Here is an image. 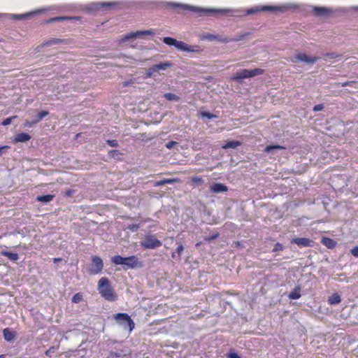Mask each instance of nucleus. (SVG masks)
Listing matches in <instances>:
<instances>
[{"instance_id":"nucleus-34","label":"nucleus","mask_w":358,"mask_h":358,"mask_svg":"<svg viewBox=\"0 0 358 358\" xmlns=\"http://www.w3.org/2000/svg\"><path fill=\"white\" fill-rule=\"evenodd\" d=\"M220 236L219 233H215V234H213L212 235H210L208 236H206L204 238V240L207 242H210L212 241L213 240H215L217 238H218Z\"/></svg>"},{"instance_id":"nucleus-33","label":"nucleus","mask_w":358,"mask_h":358,"mask_svg":"<svg viewBox=\"0 0 358 358\" xmlns=\"http://www.w3.org/2000/svg\"><path fill=\"white\" fill-rule=\"evenodd\" d=\"M16 117H17L16 115H13L12 117H7L3 120V122H1V124L3 126L8 125L11 123L12 120L15 119Z\"/></svg>"},{"instance_id":"nucleus-1","label":"nucleus","mask_w":358,"mask_h":358,"mask_svg":"<svg viewBox=\"0 0 358 358\" xmlns=\"http://www.w3.org/2000/svg\"><path fill=\"white\" fill-rule=\"evenodd\" d=\"M98 290L101 296L108 301H115L117 299V294L106 277H102L99 279Z\"/></svg>"},{"instance_id":"nucleus-13","label":"nucleus","mask_w":358,"mask_h":358,"mask_svg":"<svg viewBox=\"0 0 358 358\" xmlns=\"http://www.w3.org/2000/svg\"><path fill=\"white\" fill-rule=\"evenodd\" d=\"M31 136L27 134V133H19L16 134L13 139V143H18V142H27L31 139Z\"/></svg>"},{"instance_id":"nucleus-18","label":"nucleus","mask_w":358,"mask_h":358,"mask_svg":"<svg viewBox=\"0 0 358 358\" xmlns=\"http://www.w3.org/2000/svg\"><path fill=\"white\" fill-rule=\"evenodd\" d=\"M314 13L317 16H323L329 14L331 10L324 7H314L313 8Z\"/></svg>"},{"instance_id":"nucleus-59","label":"nucleus","mask_w":358,"mask_h":358,"mask_svg":"<svg viewBox=\"0 0 358 358\" xmlns=\"http://www.w3.org/2000/svg\"><path fill=\"white\" fill-rule=\"evenodd\" d=\"M0 358H5V355H0Z\"/></svg>"},{"instance_id":"nucleus-2","label":"nucleus","mask_w":358,"mask_h":358,"mask_svg":"<svg viewBox=\"0 0 358 358\" xmlns=\"http://www.w3.org/2000/svg\"><path fill=\"white\" fill-rule=\"evenodd\" d=\"M264 73V70L259 68L254 69H242L235 73L231 77V80L238 81V83H243L245 78L254 77L255 76L262 75Z\"/></svg>"},{"instance_id":"nucleus-5","label":"nucleus","mask_w":358,"mask_h":358,"mask_svg":"<svg viewBox=\"0 0 358 358\" xmlns=\"http://www.w3.org/2000/svg\"><path fill=\"white\" fill-rule=\"evenodd\" d=\"M162 245L161 241L153 234H147L144 240L141 241V245L144 249H155Z\"/></svg>"},{"instance_id":"nucleus-27","label":"nucleus","mask_w":358,"mask_h":358,"mask_svg":"<svg viewBox=\"0 0 358 358\" xmlns=\"http://www.w3.org/2000/svg\"><path fill=\"white\" fill-rule=\"evenodd\" d=\"M63 41H64V40L60 39V38H52V39H50L48 41L43 42L42 45L44 46V45H53V44H58V43H62Z\"/></svg>"},{"instance_id":"nucleus-36","label":"nucleus","mask_w":358,"mask_h":358,"mask_svg":"<svg viewBox=\"0 0 358 358\" xmlns=\"http://www.w3.org/2000/svg\"><path fill=\"white\" fill-rule=\"evenodd\" d=\"M190 180L193 183L195 184H201L203 182V178L200 176L192 177Z\"/></svg>"},{"instance_id":"nucleus-17","label":"nucleus","mask_w":358,"mask_h":358,"mask_svg":"<svg viewBox=\"0 0 358 358\" xmlns=\"http://www.w3.org/2000/svg\"><path fill=\"white\" fill-rule=\"evenodd\" d=\"M321 243L329 249H333L336 246V241L329 237H323Z\"/></svg>"},{"instance_id":"nucleus-26","label":"nucleus","mask_w":358,"mask_h":358,"mask_svg":"<svg viewBox=\"0 0 358 358\" xmlns=\"http://www.w3.org/2000/svg\"><path fill=\"white\" fill-rule=\"evenodd\" d=\"M124 259L125 257H123L120 255H115L112 257V262L115 264V265H123L124 264Z\"/></svg>"},{"instance_id":"nucleus-53","label":"nucleus","mask_w":358,"mask_h":358,"mask_svg":"<svg viewBox=\"0 0 358 358\" xmlns=\"http://www.w3.org/2000/svg\"><path fill=\"white\" fill-rule=\"evenodd\" d=\"M229 358H241L236 353H231L229 355Z\"/></svg>"},{"instance_id":"nucleus-19","label":"nucleus","mask_w":358,"mask_h":358,"mask_svg":"<svg viewBox=\"0 0 358 358\" xmlns=\"http://www.w3.org/2000/svg\"><path fill=\"white\" fill-rule=\"evenodd\" d=\"M3 338L7 341H11L15 336V332L10 330L8 328H6L3 331Z\"/></svg>"},{"instance_id":"nucleus-10","label":"nucleus","mask_w":358,"mask_h":358,"mask_svg":"<svg viewBox=\"0 0 358 358\" xmlns=\"http://www.w3.org/2000/svg\"><path fill=\"white\" fill-rule=\"evenodd\" d=\"M154 33L151 30H145V31H137L136 32H130L121 38V41H126L129 39H133L135 38H141L145 35H153Z\"/></svg>"},{"instance_id":"nucleus-46","label":"nucleus","mask_w":358,"mask_h":358,"mask_svg":"<svg viewBox=\"0 0 358 358\" xmlns=\"http://www.w3.org/2000/svg\"><path fill=\"white\" fill-rule=\"evenodd\" d=\"M120 152L117 150H110L108 155L110 157H115V156L118 155Z\"/></svg>"},{"instance_id":"nucleus-57","label":"nucleus","mask_w":358,"mask_h":358,"mask_svg":"<svg viewBox=\"0 0 358 358\" xmlns=\"http://www.w3.org/2000/svg\"><path fill=\"white\" fill-rule=\"evenodd\" d=\"M26 15H17V19H22Z\"/></svg>"},{"instance_id":"nucleus-4","label":"nucleus","mask_w":358,"mask_h":358,"mask_svg":"<svg viewBox=\"0 0 358 358\" xmlns=\"http://www.w3.org/2000/svg\"><path fill=\"white\" fill-rule=\"evenodd\" d=\"M103 268L102 259L96 255L92 256L91 262L88 266V273L91 275H95L101 273Z\"/></svg>"},{"instance_id":"nucleus-20","label":"nucleus","mask_w":358,"mask_h":358,"mask_svg":"<svg viewBox=\"0 0 358 358\" xmlns=\"http://www.w3.org/2000/svg\"><path fill=\"white\" fill-rule=\"evenodd\" d=\"M55 194H46L37 196L36 200L39 202L48 203L53 200Z\"/></svg>"},{"instance_id":"nucleus-15","label":"nucleus","mask_w":358,"mask_h":358,"mask_svg":"<svg viewBox=\"0 0 358 358\" xmlns=\"http://www.w3.org/2000/svg\"><path fill=\"white\" fill-rule=\"evenodd\" d=\"M175 47L181 50H184L186 52H194L195 51L194 47L193 46H189L187 44L182 41H177V43H176Z\"/></svg>"},{"instance_id":"nucleus-16","label":"nucleus","mask_w":358,"mask_h":358,"mask_svg":"<svg viewBox=\"0 0 358 358\" xmlns=\"http://www.w3.org/2000/svg\"><path fill=\"white\" fill-rule=\"evenodd\" d=\"M180 182V179L178 178H166V179L156 181L155 182L154 186L159 187V186L164 185L165 184H172L173 182Z\"/></svg>"},{"instance_id":"nucleus-48","label":"nucleus","mask_w":358,"mask_h":358,"mask_svg":"<svg viewBox=\"0 0 358 358\" xmlns=\"http://www.w3.org/2000/svg\"><path fill=\"white\" fill-rule=\"evenodd\" d=\"M355 83L356 82L354 81V80H352V81H347V82L341 83V86L342 87L352 86V85L355 84Z\"/></svg>"},{"instance_id":"nucleus-51","label":"nucleus","mask_w":358,"mask_h":358,"mask_svg":"<svg viewBox=\"0 0 358 358\" xmlns=\"http://www.w3.org/2000/svg\"><path fill=\"white\" fill-rule=\"evenodd\" d=\"M36 121H32V122H29V121H27L24 122V127H31V125H33L34 124H36Z\"/></svg>"},{"instance_id":"nucleus-14","label":"nucleus","mask_w":358,"mask_h":358,"mask_svg":"<svg viewBox=\"0 0 358 358\" xmlns=\"http://www.w3.org/2000/svg\"><path fill=\"white\" fill-rule=\"evenodd\" d=\"M228 190V187L224 184L215 182L210 186V191L215 193L224 192Z\"/></svg>"},{"instance_id":"nucleus-21","label":"nucleus","mask_w":358,"mask_h":358,"mask_svg":"<svg viewBox=\"0 0 358 358\" xmlns=\"http://www.w3.org/2000/svg\"><path fill=\"white\" fill-rule=\"evenodd\" d=\"M341 301V296L338 293H334L328 299V303L330 305L338 304Z\"/></svg>"},{"instance_id":"nucleus-41","label":"nucleus","mask_w":358,"mask_h":358,"mask_svg":"<svg viewBox=\"0 0 358 358\" xmlns=\"http://www.w3.org/2000/svg\"><path fill=\"white\" fill-rule=\"evenodd\" d=\"M112 6L111 3H99L96 5L97 8H106Z\"/></svg>"},{"instance_id":"nucleus-6","label":"nucleus","mask_w":358,"mask_h":358,"mask_svg":"<svg viewBox=\"0 0 358 358\" xmlns=\"http://www.w3.org/2000/svg\"><path fill=\"white\" fill-rule=\"evenodd\" d=\"M114 319L121 325L124 323H127L131 332L135 327V324L131 317L124 313H120L114 315Z\"/></svg>"},{"instance_id":"nucleus-47","label":"nucleus","mask_w":358,"mask_h":358,"mask_svg":"<svg viewBox=\"0 0 358 358\" xmlns=\"http://www.w3.org/2000/svg\"><path fill=\"white\" fill-rule=\"evenodd\" d=\"M75 191L72 189H68L64 192V196H71L74 194Z\"/></svg>"},{"instance_id":"nucleus-22","label":"nucleus","mask_w":358,"mask_h":358,"mask_svg":"<svg viewBox=\"0 0 358 358\" xmlns=\"http://www.w3.org/2000/svg\"><path fill=\"white\" fill-rule=\"evenodd\" d=\"M1 255L8 257L10 260L13 262H16L19 259L18 255L12 252L3 250L1 252Z\"/></svg>"},{"instance_id":"nucleus-31","label":"nucleus","mask_w":358,"mask_h":358,"mask_svg":"<svg viewBox=\"0 0 358 358\" xmlns=\"http://www.w3.org/2000/svg\"><path fill=\"white\" fill-rule=\"evenodd\" d=\"M48 112L46 110H42L39 112L36 116V119L35 120L36 122H38L40 120H41L43 117L47 116L48 115Z\"/></svg>"},{"instance_id":"nucleus-50","label":"nucleus","mask_w":358,"mask_h":358,"mask_svg":"<svg viewBox=\"0 0 358 358\" xmlns=\"http://www.w3.org/2000/svg\"><path fill=\"white\" fill-rule=\"evenodd\" d=\"M9 148L10 147L8 145L0 146V156L3 154L4 150H6Z\"/></svg>"},{"instance_id":"nucleus-37","label":"nucleus","mask_w":358,"mask_h":358,"mask_svg":"<svg viewBox=\"0 0 358 358\" xmlns=\"http://www.w3.org/2000/svg\"><path fill=\"white\" fill-rule=\"evenodd\" d=\"M201 115L203 117H206L208 119H213L217 117L216 115L209 112H202Z\"/></svg>"},{"instance_id":"nucleus-29","label":"nucleus","mask_w":358,"mask_h":358,"mask_svg":"<svg viewBox=\"0 0 358 358\" xmlns=\"http://www.w3.org/2000/svg\"><path fill=\"white\" fill-rule=\"evenodd\" d=\"M83 299V294L80 292H78V293L75 294L73 296L71 301L74 303H78L82 301Z\"/></svg>"},{"instance_id":"nucleus-45","label":"nucleus","mask_w":358,"mask_h":358,"mask_svg":"<svg viewBox=\"0 0 358 358\" xmlns=\"http://www.w3.org/2000/svg\"><path fill=\"white\" fill-rule=\"evenodd\" d=\"M350 253L355 257H358V246H355L351 249Z\"/></svg>"},{"instance_id":"nucleus-56","label":"nucleus","mask_w":358,"mask_h":358,"mask_svg":"<svg viewBox=\"0 0 358 358\" xmlns=\"http://www.w3.org/2000/svg\"><path fill=\"white\" fill-rule=\"evenodd\" d=\"M176 252H173L172 254H171V257L173 259H178V255H176Z\"/></svg>"},{"instance_id":"nucleus-30","label":"nucleus","mask_w":358,"mask_h":358,"mask_svg":"<svg viewBox=\"0 0 358 358\" xmlns=\"http://www.w3.org/2000/svg\"><path fill=\"white\" fill-rule=\"evenodd\" d=\"M162 41L168 45L175 46L176 43H177V40L171 37H164Z\"/></svg>"},{"instance_id":"nucleus-52","label":"nucleus","mask_w":358,"mask_h":358,"mask_svg":"<svg viewBox=\"0 0 358 358\" xmlns=\"http://www.w3.org/2000/svg\"><path fill=\"white\" fill-rule=\"evenodd\" d=\"M176 144V142L175 141H170L167 144H166V148L170 149L173 147V145Z\"/></svg>"},{"instance_id":"nucleus-24","label":"nucleus","mask_w":358,"mask_h":358,"mask_svg":"<svg viewBox=\"0 0 358 358\" xmlns=\"http://www.w3.org/2000/svg\"><path fill=\"white\" fill-rule=\"evenodd\" d=\"M300 290H301V288L299 286H297L294 288V291H292L289 294V298L291 299H298L301 297V294H300Z\"/></svg>"},{"instance_id":"nucleus-35","label":"nucleus","mask_w":358,"mask_h":358,"mask_svg":"<svg viewBox=\"0 0 358 358\" xmlns=\"http://www.w3.org/2000/svg\"><path fill=\"white\" fill-rule=\"evenodd\" d=\"M183 250H184V247L182 243H180L176 250V252L178 254V259H180L181 254L183 252Z\"/></svg>"},{"instance_id":"nucleus-9","label":"nucleus","mask_w":358,"mask_h":358,"mask_svg":"<svg viewBox=\"0 0 358 358\" xmlns=\"http://www.w3.org/2000/svg\"><path fill=\"white\" fill-rule=\"evenodd\" d=\"M319 59L317 57H312L308 56L304 53H299L295 55L293 57L290 59L292 62H296L298 61L305 62L308 64H314Z\"/></svg>"},{"instance_id":"nucleus-58","label":"nucleus","mask_w":358,"mask_h":358,"mask_svg":"<svg viewBox=\"0 0 358 358\" xmlns=\"http://www.w3.org/2000/svg\"><path fill=\"white\" fill-rule=\"evenodd\" d=\"M60 260H61V259H60V258H55V259H54V261H55V262H58V261H60Z\"/></svg>"},{"instance_id":"nucleus-12","label":"nucleus","mask_w":358,"mask_h":358,"mask_svg":"<svg viewBox=\"0 0 358 358\" xmlns=\"http://www.w3.org/2000/svg\"><path fill=\"white\" fill-rule=\"evenodd\" d=\"M171 66V63L168 62L157 64L155 65H153L148 69V76H151L153 72H157L160 70H166L168 67H170Z\"/></svg>"},{"instance_id":"nucleus-49","label":"nucleus","mask_w":358,"mask_h":358,"mask_svg":"<svg viewBox=\"0 0 358 358\" xmlns=\"http://www.w3.org/2000/svg\"><path fill=\"white\" fill-rule=\"evenodd\" d=\"M55 349V348L54 346L50 347L48 350L45 351V355L50 356V354L54 352Z\"/></svg>"},{"instance_id":"nucleus-60","label":"nucleus","mask_w":358,"mask_h":358,"mask_svg":"<svg viewBox=\"0 0 358 358\" xmlns=\"http://www.w3.org/2000/svg\"><path fill=\"white\" fill-rule=\"evenodd\" d=\"M200 244H201V243H196V246L198 247L200 245Z\"/></svg>"},{"instance_id":"nucleus-38","label":"nucleus","mask_w":358,"mask_h":358,"mask_svg":"<svg viewBox=\"0 0 358 358\" xmlns=\"http://www.w3.org/2000/svg\"><path fill=\"white\" fill-rule=\"evenodd\" d=\"M122 355V352H110L108 355V358H117L120 357Z\"/></svg>"},{"instance_id":"nucleus-40","label":"nucleus","mask_w":358,"mask_h":358,"mask_svg":"<svg viewBox=\"0 0 358 358\" xmlns=\"http://www.w3.org/2000/svg\"><path fill=\"white\" fill-rule=\"evenodd\" d=\"M282 250H283V245L280 243H277L275 244L273 251L277 252V251H281Z\"/></svg>"},{"instance_id":"nucleus-25","label":"nucleus","mask_w":358,"mask_h":358,"mask_svg":"<svg viewBox=\"0 0 358 358\" xmlns=\"http://www.w3.org/2000/svg\"><path fill=\"white\" fill-rule=\"evenodd\" d=\"M245 37V35H241V36H238L236 38H227V37H225V38H220L219 41H221V42H223V43H229V42H231V41H241L242 39H243Z\"/></svg>"},{"instance_id":"nucleus-28","label":"nucleus","mask_w":358,"mask_h":358,"mask_svg":"<svg viewBox=\"0 0 358 358\" xmlns=\"http://www.w3.org/2000/svg\"><path fill=\"white\" fill-rule=\"evenodd\" d=\"M164 96L166 100H169V101H178L180 100V97L178 96H177L176 94H175L173 93H171V92L164 94Z\"/></svg>"},{"instance_id":"nucleus-42","label":"nucleus","mask_w":358,"mask_h":358,"mask_svg":"<svg viewBox=\"0 0 358 358\" xmlns=\"http://www.w3.org/2000/svg\"><path fill=\"white\" fill-rule=\"evenodd\" d=\"M71 18L72 17H54V18L49 20L48 22L61 21V20H66V19H71Z\"/></svg>"},{"instance_id":"nucleus-61","label":"nucleus","mask_w":358,"mask_h":358,"mask_svg":"<svg viewBox=\"0 0 358 358\" xmlns=\"http://www.w3.org/2000/svg\"><path fill=\"white\" fill-rule=\"evenodd\" d=\"M211 37H213V38H217V36H211Z\"/></svg>"},{"instance_id":"nucleus-39","label":"nucleus","mask_w":358,"mask_h":358,"mask_svg":"<svg viewBox=\"0 0 358 358\" xmlns=\"http://www.w3.org/2000/svg\"><path fill=\"white\" fill-rule=\"evenodd\" d=\"M140 228V225L138 224H131L127 227V229L131 231H136Z\"/></svg>"},{"instance_id":"nucleus-3","label":"nucleus","mask_w":358,"mask_h":358,"mask_svg":"<svg viewBox=\"0 0 358 358\" xmlns=\"http://www.w3.org/2000/svg\"><path fill=\"white\" fill-rule=\"evenodd\" d=\"M173 8H180L182 10H190V11H194L198 12L201 14L204 15H216L218 13H225L224 10H220V9H201L198 8L196 7L191 6L186 4H178V3H173L172 4Z\"/></svg>"},{"instance_id":"nucleus-55","label":"nucleus","mask_w":358,"mask_h":358,"mask_svg":"<svg viewBox=\"0 0 358 358\" xmlns=\"http://www.w3.org/2000/svg\"><path fill=\"white\" fill-rule=\"evenodd\" d=\"M328 57H330L331 58H336L338 57V55H336V54L334 53H331V54H327V55Z\"/></svg>"},{"instance_id":"nucleus-54","label":"nucleus","mask_w":358,"mask_h":358,"mask_svg":"<svg viewBox=\"0 0 358 358\" xmlns=\"http://www.w3.org/2000/svg\"><path fill=\"white\" fill-rule=\"evenodd\" d=\"M234 245L236 246V247H242V244L241 243V242L239 241H235L234 242Z\"/></svg>"},{"instance_id":"nucleus-44","label":"nucleus","mask_w":358,"mask_h":358,"mask_svg":"<svg viewBox=\"0 0 358 358\" xmlns=\"http://www.w3.org/2000/svg\"><path fill=\"white\" fill-rule=\"evenodd\" d=\"M324 105L322 103L317 104L313 107L314 112H318L324 109Z\"/></svg>"},{"instance_id":"nucleus-43","label":"nucleus","mask_w":358,"mask_h":358,"mask_svg":"<svg viewBox=\"0 0 358 358\" xmlns=\"http://www.w3.org/2000/svg\"><path fill=\"white\" fill-rule=\"evenodd\" d=\"M107 144L111 147H117L118 143L117 140H107Z\"/></svg>"},{"instance_id":"nucleus-32","label":"nucleus","mask_w":358,"mask_h":358,"mask_svg":"<svg viewBox=\"0 0 358 358\" xmlns=\"http://www.w3.org/2000/svg\"><path fill=\"white\" fill-rule=\"evenodd\" d=\"M280 149H284V147L278 145H267L265 148L266 152H270L272 150H280Z\"/></svg>"},{"instance_id":"nucleus-23","label":"nucleus","mask_w":358,"mask_h":358,"mask_svg":"<svg viewBox=\"0 0 358 358\" xmlns=\"http://www.w3.org/2000/svg\"><path fill=\"white\" fill-rule=\"evenodd\" d=\"M241 143L238 141H230L226 143L224 145H222V148L229 149V148H236L238 146L241 145Z\"/></svg>"},{"instance_id":"nucleus-11","label":"nucleus","mask_w":358,"mask_h":358,"mask_svg":"<svg viewBox=\"0 0 358 358\" xmlns=\"http://www.w3.org/2000/svg\"><path fill=\"white\" fill-rule=\"evenodd\" d=\"M292 243H295L299 247H310L313 245L314 241L308 238H294L291 241Z\"/></svg>"},{"instance_id":"nucleus-7","label":"nucleus","mask_w":358,"mask_h":358,"mask_svg":"<svg viewBox=\"0 0 358 358\" xmlns=\"http://www.w3.org/2000/svg\"><path fill=\"white\" fill-rule=\"evenodd\" d=\"M282 6H261L255 8H252L246 10L248 15H251L260 11H270V12H279L282 11Z\"/></svg>"},{"instance_id":"nucleus-8","label":"nucleus","mask_w":358,"mask_h":358,"mask_svg":"<svg viewBox=\"0 0 358 358\" xmlns=\"http://www.w3.org/2000/svg\"><path fill=\"white\" fill-rule=\"evenodd\" d=\"M143 263L139 262L138 258L135 256H129L125 257L124 264V269L127 270L129 268H134L136 267H142Z\"/></svg>"}]
</instances>
